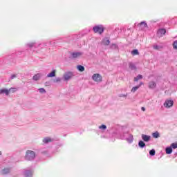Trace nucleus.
Wrapping results in <instances>:
<instances>
[{"mask_svg":"<svg viewBox=\"0 0 177 177\" xmlns=\"http://www.w3.org/2000/svg\"><path fill=\"white\" fill-rule=\"evenodd\" d=\"M167 34V30L165 28H160L158 29L157 31V35L159 37V38H161V37H164Z\"/></svg>","mask_w":177,"mask_h":177,"instance_id":"obj_4","label":"nucleus"},{"mask_svg":"<svg viewBox=\"0 0 177 177\" xmlns=\"http://www.w3.org/2000/svg\"><path fill=\"white\" fill-rule=\"evenodd\" d=\"M171 147V149H177V143H172Z\"/></svg>","mask_w":177,"mask_h":177,"instance_id":"obj_27","label":"nucleus"},{"mask_svg":"<svg viewBox=\"0 0 177 177\" xmlns=\"http://www.w3.org/2000/svg\"><path fill=\"white\" fill-rule=\"evenodd\" d=\"M47 77L52 78L53 77H56V70H53L51 73L47 75Z\"/></svg>","mask_w":177,"mask_h":177,"instance_id":"obj_9","label":"nucleus"},{"mask_svg":"<svg viewBox=\"0 0 177 177\" xmlns=\"http://www.w3.org/2000/svg\"><path fill=\"white\" fill-rule=\"evenodd\" d=\"M39 91L40 93H46V91L44 88H39Z\"/></svg>","mask_w":177,"mask_h":177,"instance_id":"obj_26","label":"nucleus"},{"mask_svg":"<svg viewBox=\"0 0 177 177\" xmlns=\"http://www.w3.org/2000/svg\"><path fill=\"white\" fill-rule=\"evenodd\" d=\"M171 153H172V148L167 147L166 148V154H171Z\"/></svg>","mask_w":177,"mask_h":177,"instance_id":"obj_21","label":"nucleus"},{"mask_svg":"<svg viewBox=\"0 0 177 177\" xmlns=\"http://www.w3.org/2000/svg\"><path fill=\"white\" fill-rule=\"evenodd\" d=\"M39 78H41V74H39V73H37V75H35L33 76L34 81H38V80H39Z\"/></svg>","mask_w":177,"mask_h":177,"instance_id":"obj_13","label":"nucleus"},{"mask_svg":"<svg viewBox=\"0 0 177 177\" xmlns=\"http://www.w3.org/2000/svg\"><path fill=\"white\" fill-rule=\"evenodd\" d=\"M25 176H26V177L32 176V171H26V173H25Z\"/></svg>","mask_w":177,"mask_h":177,"instance_id":"obj_22","label":"nucleus"},{"mask_svg":"<svg viewBox=\"0 0 177 177\" xmlns=\"http://www.w3.org/2000/svg\"><path fill=\"white\" fill-rule=\"evenodd\" d=\"M109 44H110V41H109V40H107L106 45H109Z\"/></svg>","mask_w":177,"mask_h":177,"instance_id":"obj_34","label":"nucleus"},{"mask_svg":"<svg viewBox=\"0 0 177 177\" xmlns=\"http://www.w3.org/2000/svg\"><path fill=\"white\" fill-rule=\"evenodd\" d=\"M142 85H143V82H140L138 86H142Z\"/></svg>","mask_w":177,"mask_h":177,"instance_id":"obj_35","label":"nucleus"},{"mask_svg":"<svg viewBox=\"0 0 177 177\" xmlns=\"http://www.w3.org/2000/svg\"><path fill=\"white\" fill-rule=\"evenodd\" d=\"M0 154H1V152H0Z\"/></svg>","mask_w":177,"mask_h":177,"instance_id":"obj_37","label":"nucleus"},{"mask_svg":"<svg viewBox=\"0 0 177 177\" xmlns=\"http://www.w3.org/2000/svg\"><path fill=\"white\" fill-rule=\"evenodd\" d=\"M138 146H139V147H141L142 149H143V147H145V146H146V144L143 141H140L138 142Z\"/></svg>","mask_w":177,"mask_h":177,"instance_id":"obj_18","label":"nucleus"},{"mask_svg":"<svg viewBox=\"0 0 177 177\" xmlns=\"http://www.w3.org/2000/svg\"><path fill=\"white\" fill-rule=\"evenodd\" d=\"M8 92L9 93H15V92H17V88H10Z\"/></svg>","mask_w":177,"mask_h":177,"instance_id":"obj_16","label":"nucleus"},{"mask_svg":"<svg viewBox=\"0 0 177 177\" xmlns=\"http://www.w3.org/2000/svg\"><path fill=\"white\" fill-rule=\"evenodd\" d=\"M25 158L28 161H31V160H34V158H35V152H34V151L28 150L26 151Z\"/></svg>","mask_w":177,"mask_h":177,"instance_id":"obj_1","label":"nucleus"},{"mask_svg":"<svg viewBox=\"0 0 177 177\" xmlns=\"http://www.w3.org/2000/svg\"><path fill=\"white\" fill-rule=\"evenodd\" d=\"M140 88V86H134L131 88V92H133V93H135V91H136Z\"/></svg>","mask_w":177,"mask_h":177,"instance_id":"obj_23","label":"nucleus"},{"mask_svg":"<svg viewBox=\"0 0 177 177\" xmlns=\"http://www.w3.org/2000/svg\"><path fill=\"white\" fill-rule=\"evenodd\" d=\"M92 78L95 82H102V80H103V77L99 73H95L93 75Z\"/></svg>","mask_w":177,"mask_h":177,"instance_id":"obj_3","label":"nucleus"},{"mask_svg":"<svg viewBox=\"0 0 177 177\" xmlns=\"http://www.w3.org/2000/svg\"><path fill=\"white\" fill-rule=\"evenodd\" d=\"M142 78H143V76L142 75H138L137 77H134V81L137 82V81L142 80Z\"/></svg>","mask_w":177,"mask_h":177,"instance_id":"obj_20","label":"nucleus"},{"mask_svg":"<svg viewBox=\"0 0 177 177\" xmlns=\"http://www.w3.org/2000/svg\"><path fill=\"white\" fill-rule=\"evenodd\" d=\"M61 80L60 78H57L55 80V82H60Z\"/></svg>","mask_w":177,"mask_h":177,"instance_id":"obj_31","label":"nucleus"},{"mask_svg":"<svg viewBox=\"0 0 177 177\" xmlns=\"http://www.w3.org/2000/svg\"><path fill=\"white\" fill-rule=\"evenodd\" d=\"M149 89H154L157 86V84L155 83V82H150L148 85Z\"/></svg>","mask_w":177,"mask_h":177,"instance_id":"obj_8","label":"nucleus"},{"mask_svg":"<svg viewBox=\"0 0 177 177\" xmlns=\"http://www.w3.org/2000/svg\"><path fill=\"white\" fill-rule=\"evenodd\" d=\"M129 67L131 70H136V66H135V65L132 63L129 64Z\"/></svg>","mask_w":177,"mask_h":177,"instance_id":"obj_24","label":"nucleus"},{"mask_svg":"<svg viewBox=\"0 0 177 177\" xmlns=\"http://www.w3.org/2000/svg\"><path fill=\"white\" fill-rule=\"evenodd\" d=\"M100 129H106L107 127L104 124H102L101 126L99 127Z\"/></svg>","mask_w":177,"mask_h":177,"instance_id":"obj_28","label":"nucleus"},{"mask_svg":"<svg viewBox=\"0 0 177 177\" xmlns=\"http://www.w3.org/2000/svg\"><path fill=\"white\" fill-rule=\"evenodd\" d=\"M164 106L165 107L169 109V107H172L174 106V101L172 100H167L165 102Z\"/></svg>","mask_w":177,"mask_h":177,"instance_id":"obj_6","label":"nucleus"},{"mask_svg":"<svg viewBox=\"0 0 177 177\" xmlns=\"http://www.w3.org/2000/svg\"><path fill=\"white\" fill-rule=\"evenodd\" d=\"M5 93L7 96L9 95V90L6 88L0 89V95Z\"/></svg>","mask_w":177,"mask_h":177,"instance_id":"obj_10","label":"nucleus"},{"mask_svg":"<svg viewBox=\"0 0 177 177\" xmlns=\"http://www.w3.org/2000/svg\"><path fill=\"white\" fill-rule=\"evenodd\" d=\"M140 26H144L145 28H147V24H146V22L140 23Z\"/></svg>","mask_w":177,"mask_h":177,"instance_id":"obj_29","label":"nucleus"},{"mask_svg":"<svg viewBox=\"0 0 177 177\" xmlns=\"http://www.w3.org/2000/svg\"><path fill=\"white\" fill-rule=\"evenodd\" d=\"M131 55H133V56H136V55H139V50H138L137 49L133 50L131 51Z\"/></svg>","mask_w":177,"mask_h":177,"instance_id":"obj_19","label":"nucleus"},{"mask_svg":"<svg viewBox=\"0 0 177 177\" xmlns=\"http://www.w3.org/2000/svg\"><path fill=\"white\" fill-rule=\"evenodd\" d=\"M74 77V75L71 72H66L64 74V78L65 81H68V80H71Z\"/></svg>","mask_w":177,"mask_h":177,"instance_id":"obj_5","label":"nucleus"},{"mask_svg":"<svg viewBox=\"0 0 177 177\" xmlns=\"http://www.w3.org/2000/svg\"><path fill=\"white\" fill-rule=\"evenodd\" d=\"M150 156H155L156 155V150L152 149L149 151Z\"/></svg>","mask_w":177,"mask_h":177,"instance_id":"obj_25","label":"nucleus"},{"mask_svg":"<svg viewBox=\"0 0 177 177\" xmlns=\"http://www.w3.org/2000/svg\"><path fill=\"white\" fill-rule=\"evenodd\" d=\"M153 138H154L155 139H157L158 138H160V133H158V131H156L155 133H153L152 134Z\"/></svg>","mask_w":177,"mask_h":177,"instance_id":"obj_15","label":"nucleus"},{"mask_svg":"<svg viewBox=\"0 0 177 177\" xmlns=\"http://www.w3.org/2000/svg\"><path fill=\"white\" fill-rule=\"evenodd\" d=\"M44 143H49L52 142V139L50 138H46L43 140Z\"/></svg>","mask_w":177,"mask_h":177,"instance_id":"obj_17","label":"nucleus"},{"mask_svg":"<svg viewBox=\"0 0 177 177\" xmlns=\"http://www.w3.org/2000/svg\"><path fill=\"white\" fill-rule=\"evenodd\" d=\"M153 49L158 50L159 49L158 46H153Z\"/></svg>","mask_w":177,"mask_h":177,"instance_id":"obj_32","label":"nucleus"},{"mask_svg":"<svg viewBox=\"0 0 177 177\" xmlns=\"http://www.w3.org/2000/svg\"><path fill=\"white\" fill-rule=\"evenodd\" d=\"M173 48L174 49H177V41H174V44H173Z\"/></svg>","mask_w":177,"mask_h":177,"instance_id":"obj_30","label":"nucleus"},{"mask_svg":"<svg viewBox=\"0 0 177 177\" xmlns=\"http://www.w3.org/2000/svg\"><path fill=\"white\" fill-rule=\"evenodd\" d=\"M13 78H16L15 75H12V79L13 80Z\"/></svg>","mask_w":177,"mask_h":177,"instance_id":"obj_36","label":"nucleus"},{"mask_svg":"<svg viewBox=\"0 0 177 177\" xmlns=\"http://www.w3.org/2000/svg\"><path fill=\"white\" fill-rule=\"evenodd\" d=\"M82 53H72V57H73L74 59L77 58V57H80V56H82Z\"/></svg>","mask_w":177,"mask_h":177,"instance_id":"obj_11","label":"nucleus"},{"mask_svg":"<svg viewBox=\"0 0 177 177\" xmlns=\"http://www.w3.org/2000/svg\"><path fill=\"white\" fill-rule=\"evenodd\" d=\"M141 109L142 110V111H146V109L145 107H142Z\"/></svg>","mask_w":177,"mask_h":177,"instance_id":"obj_33","label":"nucleus"},{"mask_svg":"<svg viewBox=\"0 0 177 177\" xmlns=\"http://www.w3.org/2000/svg\"><path fill=\"white\" fill-rule=\"evenodd\" d=\"M10 172V169L6 168L2 170L3 175H6V174H9Z\"/></svg>","mask_w":177,"mask_h":177,"instance_id":"obj_12","label":"nucleus"},{"mask_svg":"<svg viewBox=\"0 0 177 177\" xmlns=\"http://www.w3.org/2000/svg\"><path fill=\"white\" fill-rule=\"evenodd\" d=\"M150 136H147L146 134H142V139L144 140V142H149L150 140Z\"/></svg>","mask_w":177,"mask_h":177,"instance_id":"obj_7","label":"nucleus"},{"mask_svg":"<svg viewBox=\"0 0 177 177\" xmlns=\"http://www.w3.org/2000/svg\"><path fill=\"white\" fill-rule=\"evenodd\" d=\"M93 30L94 32H95V34H103V32L104 31V28H103V26L100 25L94 27Z\"/></svg>","mask_w":177,"mask_h":177,"instance_id":"obj_2","label":"nucleus"},{"mask_svg":"<svg viewBox=\"0 0 177 177\" xmlns=\"http://www.w3.org/2000/svg\"><path fill=\"white\" fill-rule=\"evenodd\" d=\"M77 70H78L79 71H81V72L85 71V67H84V66H82V65L77 66Z\"/></svg>","mask_w":177,"mask_h":177,"instance_id":"obj_14","label":"nucleus"}]
</instances>
